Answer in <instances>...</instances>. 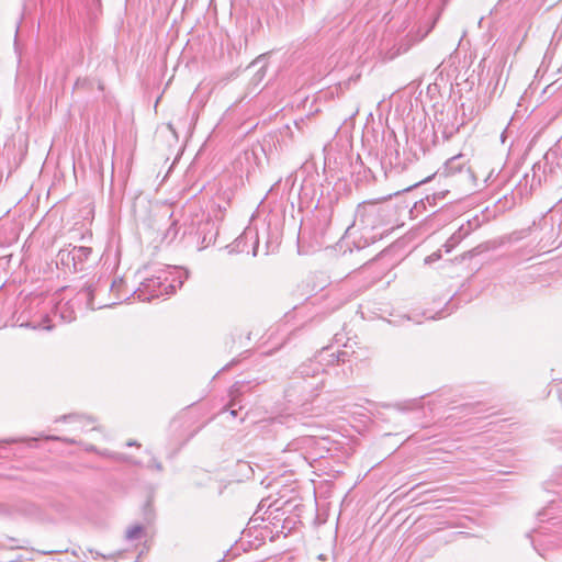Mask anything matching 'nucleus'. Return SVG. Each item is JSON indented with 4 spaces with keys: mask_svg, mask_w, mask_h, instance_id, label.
Listing matches in <instances>:
<instances>
[{
    "mask_svg": "<svg viewBox=\"0 0 562 562\" xmlns=\"http://www.w3.org/2000/svg\"><path fill=\"white\" fill-rule=\"evenodd\" d=\"M143 532H144L143 526L134 525V526H131L126 530L125 538L128 541L139 540L142 538V536H143Z\"/></svg>",
    "mask_w": 562,
    "mask_h": 562,
    "instance_id": "obj_10",
    "label": "nucleus"
},
{
    "mask_svg": "<svg viewBox=\"0 0 562 562\" xmlns=\"http://www.w3.org/2000/svg\"><path fill=\"white\" fill-rule=\"evenodd\" d=\"M22 307H23L24 310L26 308V301H25V300H23V301L20 303V308H22Z\"/></svg>",
    "mask_w": 562,
    "mask_h": 562,
    "instance_id": "obj_24",
    "label": "nucleus"
},
{
    "mask_svg": "<svg viewBox=\"0 0 562 562\" xmlns=\"http://www.w3.org/2000/svg\"><path fill=\"white\" fill-rule=\"evenodd\" d=\"M329 357L331 358L330 360H328V363H345L347 361H349V353L346 351V350H338L337 352H331L329 355Z\"/></svg>",
    "mask_w": 562,
    "mask_h": 562,
    "instance_id": "obj_12",
    "label": "nucleus"
},
{
    "mask_svg": "<svg viewBox=\"0 0 562 562\" xmlns=\"http://www.w3.org/2000/svg\"><path fill=\"white\" fill-rule=\"evenodd\" d=\"M144 515H145V518L150 521L153 519V507H151V503L150 502H147L144 506Z\"/></svg>",
    "mask_w": 562,
    "mask_h": 562,
    "instance_id": "obj_16",
    "label": "nucleus"
},
{
    "mask_svg": "<svg viewBox=\"0 0 562 562\" xmlns=\"http://www.w3.org/2000/svg\"><path fill=\"white\" fill-rule=\"evenodd\" d=\"M123 285V280L120 279V280H113L111 282V290L114 291V290H119L121 286Z\"/></svg>",
    "mask_w": 562,
    "mask_h": 562,
    "instance_id": "obj_17",
    "label": "nucleus"
},
{
    "mask_svg": "<svg viewBox=\"0 0 562 562\" xmlns=\"http://www.w3.org/2000/svg\"><path fill=\"white\" fill-rule=\"evenodd\" d=\"M312 441H313L312 437H303V438L295 439L294 441L289 443L288 447L290 450H292V449L295 450V449L300 448L302 445H310Z\"/></svg>",
    "mask_w": 562,
    "mask_h": 562,
    "instance_id": "obj_13",
    "label": "nucleus"
},
{
    "mask_svg": "<svg viewBox=\"0 0 562 562\" xmlns=\"http://www.w3.org/2000/svg\"><path fill=\"white\" fill-rule=\"evenodd\" d=\"M430 179H431V177H427V178H425V179H423V180H419V181L415 182L414 184L409 186L406 190H408V189H411V188H414V187H417V186H419L420 183L427 182V181H429Z\"/></svg>",
    "mask_w": 562,
    "mask_h": 562,
    "instance_id": "obj_19",
    "label": "nucleus"
},
{
    "mask_svg": "<svg viewBox=\"0 0 562 562\" xmlns=\"http://www.w3.org/2000/svg\"><path fill=\"white\" fill-rule=\"evenodd\" d=\"M24 311L16 317L13 325H19L21 327H31L34 329L43 328L50 330L53 328V325L49 324L50 319L48 315H45L40 323L30 322L26 317L23 316Z\"/></svg>",
    "mask_w": 562,
    "mask_h": 562,
    "instance_id": "obj_5",
    "label": "nucleus"
},
{
    "mask_svg": "<svg viewBox=\"0 0 562 562\" xmlns=\"http://www.w3.org/2000/svg\"><path fill=\"white\" fill-rule=\"evenodd\" d=\"M512 462H513V454L510 452H505V451H501V450H498L497 453L494 452V463H499V465H501L499 469H496L494 467V473H499V474L508 473V471L505 470V468H510Z\"/></svg>",
    "mask_w": 562,
    "mask_h": 562,
    "instance_id": "obj_6",
    "label": "nucleus"
},
{
    "mask_svg": "<svg viewBox=\"0 0 562 562\" xmlns=\"http://www.w3.org/2000/svg\"><path fill=\"white\" fill-rule=\"evenodd\" d=\"M213 241H214V235H211V236L204 235L203 236V240H202L203 244L206 243V245H210Z\"/></svg>",
    "mask_w": 562,
    "mask_h": 562,
    "instance_id": "obj_18",
    "label": "nucleus"
},
{
    "mask_svg": "<svg viewBox=\"0 0 562 562\" xmlns=\"http://www.w3.org/2000/svg\"><path fill=\"white\" fill-rule=\"evenodd\" d=\"M57 257H58V261L61 266L67 267L68 269H70V268L74 269L75 258H74L72 248L60 249Z\"/></svg>",
    "mask_w": 562,
    "mask_h": 562,
    "instance_id": "obj_8",
    "label": "nucleus"
},
{
    "mask_svg": "<svg viewBox=\"0 0 562 562\" xmlns=\"http://www.w3.org/2000/svg\"><path fill=\"white\" fill-rule=\"evenodd\" d=\"M440 256L439 255H431L429 257L426 258V262H430V261H434L435 259L439 258Z\"/></svg>",
    "mask_w": 562,
    "mask_h": 562,
    "instance_id": "obj_20",
    "label": "nucleus"
},
{
    "mask_svg": "<svg viewBox=\"0 0 562 562\" xmlns=\"http://www.w3.org/2000/svg\"><path fill=\"white\" fill-rule=\"evenodd\" d=\"M243 387L244 383L236 382L229 390L231 401L228 402L224 409L228 411L233 417H236L238 415V411L241 409V405H239L238 402V396L241 394Z\"/></svg>",
    "mask_w": 562,
    "mask_h": 562,
    "instance_id": "obj_4",
    "label": "nucleus"
},
{
    "mask_svg": "<svg viewBox=\"0 0 562 562\" xmlns=\"http://www.w3.org/2000/svg\"><path fill=\"white\" fill-rule=\"evenodd\" d=\"M153 467L157 470V471H161L162 470V465L160 462L158 461H154V464Z\"/></svg>",
    "mask_w": 562,
    "mask_h": 562,
    "instance_id": "obj_21",
    "label": "nucleus"
},
{
    "mask_svg": "<svg viewBox=\"0 0 562 562\" xmlns=\"http://www.w3.org/2000/svg\"><path fill=\"white\" fill-rule=\"evenodd\" d=\"M72 251L75 258L74 272L82 271L92 254V248L85 246H74Z\"/></svg>",
    "mask_w": 562,
    "mask_h": 562,
    "instance_id": "obj_3",
    "label": "nucleus"
},
{
    "mask_svg": "<svg viewBox=\"0 0 562 562\" xmlns=\"http://www.w3.org/2000/svg\"><path fill=\"white\" fill-rule=\"evenodd\" d=\"M127 446L128 447H132V446H137L138 447L139 445L136 441L131 440V441L127 442Z\"/></svg>",
    "mask_w": 562,
    "mask_h": 562,
    "instance_id": "obj_23",
    "label": "nucleus"
},
{
    "mask_svg": "<svg viewBox=\"0 0 562 562\" xmlns=\"http://www.w3.org/2000/svg\"><path fill=\"white\" fill-rule=\"evenodd\" d=\"M461 158V156H456V157H452L450 158L447 162H446V169L448 171H460L461 170V167L459 165V159Z\"/></svg>",
    "mask_w": 562,
    "mask_h": 562,
    "instance_id": "obj_14",
    "label": "nucleus"
},
{
    "mask_svg": "<svg viewBox=\"0 0 562 562\" xmlns=\"http://www.w3.org/2000/svg\"><path fill=\"white\" fill-rule=\"evenodd\" d=\"M64 306H65V305H58V306L56 307V312H55V314H56L57 312H59V313H60V314H59V316H60V318H61V319H64L65 322H71V321L75 318V316H74V312H69V313H68V316H65V313L63 312Z\"/></svg>",
    "mask_w": 562,
    "mask_h": 562,
    "instance_id": "obj_15",
    "label": "nucleus"
},
{
    "mask_svg": "<svg viewBox=\"0 0 562 562\" xmlns=\"http://www.w3.org/2000/svg\"><path fill=\"white\" fill-rule=\"evenodd\" d=\"M488 252H490V244L484 243V244H481V245L474 247L470 251H468V257L471 259H474L475 257H479V256L485 254V256L488 258L490 257Z\"/></svg>",
    "mask_w": 562,
    "mask_h": 562,
    "instance_id": "obj_11",
    "label": "nucleus"
},
{
    "mask_svg": "<svg viewBox=\"0 0 562 562\" xmlns=\"http://www.w3.org/2000/svg\"><path fill=\"white\" fill-rule=\"evenodd\" d=\"M491 176H492V171H490V172L487 173L486 179H488Z\"/></svg>",
    "mask_w": 562,
    "mask_h": 562,
    "instance_id": "obj_26",
    "label": "nucleus"
},
{
    "mask_svg": "<svg viewBox=\"0 0 562 562\" xmlns=\"http://www.w3.org/2000/svg\"><path fill=\"white\" fill-rule=\"evenodd\" d=\"M97 291H98V286H93L92 284H87L79 292L80 295H82L83 297L87 299L88 305L91 306L92 308L94 307L93 306V296Z\"/></svg>",
    "mask_w": 562,
    "mask_h": 562,
    "instance_id": "obj_9",
    "label": "nucleus"
},
{
    "mask_svg": "<svg viewBox=\"0 0 562 562\" xmlns=\"http://www.w3.org/2000/svg\"><path fill=\"white\" fill-rule=\"evenodd\" d=\"M445 246L447 247V251H450L448 243Z\"/></svg>",
    "mask_w": 562,
    "mask_h": 562,
    "instance_id": "obj_27",
    "label": "nucleus"
},
{
    "mask_svg": "<svg viewBox=\"0 0 562 562\" xmlns=\"http://www.w3.org/2000/svg\"><path fill=\"white\" fill-rule=\"evenodd\" d=\"M209 226H211V223H209V222L203 225L204 228H206Z\"/></svg>",
    "mask_w": 562,
    "mask_h": 562,
    "instance_id": "obj_25",
    "label": "nucleus"
},
{
    "mask_svg": "<svg viewBox=\"0 0 562 562\" xmlns=\"http://www.w3.org/2000/svg\"><path fill=\"white\" fill-rule=\"evenodd\" d=\"M252 240V256H257L258 254V247H259V240H258V235L257 233L252 232V231H246L244 232V234L238 237L236 239V247L238 248L239 251H245V248L244 247H240L241 243H245L246 240Z\"/></svg>",
    "mask_w": 562,
    "mask_h": 562,
    "instance_id": "obj_7",
    "label": "nucleus"
},
{
    "mask_svg": "<svg viewBox=\"0 0 562 562\" xmlns=\"http://www.w3.org/2000/svg\"><path fill=\"white\" fill-rule=\"evenodd\" d=\"M95 557H102L104 559H112L113 558V554H109V555H105V554H101L99 552H95Z\"/></svg>",
    "mask_w": 562,
    "mask_h": 562,
    "instance_id": "obj_22",
    "label": "nucleus"
},
{
    "mask_svg": "<svg viewBox=\"0 0 562 562\" xmlns=\"http://www.w3.org/2000/svg\"><path fill=\"white\" fill-rule=\"evenodd\" d=\"M187 278L186 271L160 270L157 274L146 278L139 288L134 290L133 295L140 301H150L162 295H170L183 285Z\"/></svg>",
    "mask_w": 562,
    "mask_h": 562,
    "instance_id": "obj_1",
    "label": "nucleus"
},
{
    "mask_svg": "<svg viewBox=\"0 0 562 562\" xmlns=\"http://www.w3.org/2000/svg\"><path fill=\"white\" fill-rule=\"evenodd\" d=\"M382 212L381 200L364 201L356 210V220L360 221L364 227L373 228L381 223L380 216Z\"/></svg>",
    "mask_w": 562,
    "mask_h": 562,
    "instance_id": "obj_2",
    "label": "nucleus"
}]
</instances>
